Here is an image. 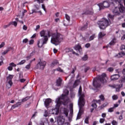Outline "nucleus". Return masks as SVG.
Returning a JSON list of instances; mask_svg holds the SVG:
<instances>
[{"instance_id":"f257e3e1","label":"nucleus","mask_w":125,"mask_h":125,"mask_svg":"<svg viewBox=\"0 0 125 125\" xmlns=\"http://www.w3.org/2000/svg\"><path fill=\"white\" fill-rule=\"evenodd\" d=\"M68 94H69V90L65 89L63 90V94H62L61 97L56 99L55 103H56V104L55 108L56 115L59 114V108H60L62 104H63L64 106L68 105V102L69 101V98L67 96Z\"/></svg>"},{"instance_id":"f03ea898","label":"nucleus","mask_w":125,"mask_h":125,"mask_svg":"<svg viewBox=\"0 0 125 125\" xmlns=\"http://www.w3.org/2000/svg\"><path fill=\"white\" fill-rule=\"evenodd\" d=\"M40 35L42 37L40 39L38 42V45L39 47H42L43 44H46L48 41V38H50V32L48 30H42L40 32Z\"/></svg>"},{"instance_id":"7ed1b4c3","label":"nucleus","mask_w":125,"mask_h":125,"mask_svg":"<svg viewBox=\"0 0 125 125\" xmlns=\"http://www.w3.org/2000/svg\"><path fill=\"white\" fill-rule=\"evenodd\" d=\"M107 17L109 21L106 19H103V21H100L98 22V25H99L100 29L104 30V29H106V28L112 23L111 21H113L114 17V15L109 14L107 15Z\"/></svg>"},{"instance_id":"20e7f679","label":"nucleus","mask_w":125,"mask_h":125,"mask_svg":"<svg viewBox=\"0 0 125 125\" xmlns=\"http://www.w3.org/2000/svg\"><path fill=\"white\" fill-rule=\"evenodd\" d=\"M105 78H106V74L103 73L101 75L98 76L94 79L93 84L95 88H99V87L101 86V83H106V79Z\"/></svg>"},{"instance_id":"39448f33","label":"nucleus","mask_w":125,"mask_h":125,"mask_svg":"<svg viewBox=\"0 0 125 125\" xmlns=\"http://www.w3.org/2000/svg\"><path fill=\"white\" fill-rule=\"evenodd\" d=\"M79 95L80 96L79 100H80L78 105L79 106V113H82L83 112V107L84 106V94L82 93V86L79 87V90L78 91Z\"/></svg>"},{"instance_id":"423d86ee","label":"nucleus","mask_w":125,"mask_h":125,"mask_svg":"<svg viewBox=\"0 0 125 125\" xmlns=\"http://www.w3.org/2000/svg\"><path fill=\"white\" fill-rule=\"evenodd\" d=\"M63 41V37L59 33L54 34L51 39V42L57 45L56 43H60Z\"/></svg>"},{"instance_id":"0eeeda50","label":"nucleus","mask_w":125,"mask_h":125,"mask_svg":"<svg viewBox=\"0 0 125 125\" xmlns=\"http://www.w3.org/2000/svg\"><path fill=\"white\" fill-rule=\"evenodd\" d=\"M123 3L121 2V0H114L112 2V4H116V5L119 6V10L121 13H125V7L123 5Z\"/></svg>"},{"instance_id":"6e6552de","label":"nucleus","mask_w":125,"mask_h":125,"mask_svg":"<svg viewBox=\"0 0 125 125\" xmlns=\"http://www.w3.org/2000/svg\"><path fill=\"white\" fill-rule=\"evenodd\" d=\"M30 98L31 97L27 96L21 100H20L16 104L12 106L11 109H15V108H17V107H19V106L21 105V103H22V102H26V101L29 100Z\"/></svg>"},{"instance_id":"1a4fd4ad","label":"nucleus","mask_w":125,"mask_h":125,"mask_svg":"<svg viewBox=\"0 0 125 125\" xmlns=\"http://www.w3.org/2000/svg\"><path fill=\"white\" fill-rule=\"evenodd\" d=\"M46 65V62L42 61V60L40 59L39 61H38V63L35 67V69H39V70H43Z\"/></svg>"},{"instance_id":"9d476101","label":"nucleus","mask_w":125,"mask_h":125,"mask_svg":"<svg viewBox=\"0 0 125 125\" xmlns=\"http://www.w3.org/2000/svg\"><path fill=\"white\" fill-rule=\"evenodd\" d=\"M14 77L13 75L9 74L8 77H7L6 79V87L7 88H10L11 86H12V84H13V83H12V79Z\"/></svg>"},{"instance_id":"9b49d317","label":"nucleus","mask_w":125,"mask_h":125,"mask_svg":"<svg viewBox=\"0 0 125 125\" xmlns=\"http://www.w3.org/2000/svg\"><path fill=\"white\" fill-rule=\"evenodd\" d=\"M98 5L99 6L100 10L101 9H104V7L105 8L107 7H109L110 4H109V2L107 1H104L103 2V3H100L98 4Z\"/></svg>"},{"instance_id":"f8f14e48","label":"nucleus","mask_w":125,"mask_h":125,"mask_svg":"<svg viewBox=\"0 0 125 125\" xmlns=\"http://www.w3.org/2000/svg\"><path fill=\"white\" fill-rule=\"evenodd\" d=\"M115 8L113 10L112 12L116 15H120V12L119 11V6L117 4H114Z\"/></svg>"},{"instance_id":"ddd939ff","label":"nucleus","mask_w":125,"mask_h":125,"mask_svg":"<svg viewBox=\"0 0 125 125\" xmlns=\"http://www.w3.org/2000/svg\"><path fill=\"white\" fill-rule=\"evenodd\" d=\"M120 77H121V76H120L119 74H114L111 76L110 80L112 82H115V81L119 80Z\"/></svg>"},{"instance_id":"4468645a","label":"nucleus","mask_w":125,"mask_h":125,"mask_svg":"<svg viewBox=\"0 0 125 125\" xmlns=\"http://www.w3.org/2000/svg\"><path fill=\"white\" fill-rule=\"evenodd\" d=\"M116 43V38H113L112 41L108 44L105 47L108 48L112 45H114Z\"/></svg>"},{"instance_id":"2eb2a0df","label":"nucleus","mask_w":125,"mask_h":125,"mask_svg":"<svg viewBox=\"0 0 125 125\" xmlns=\"http://www.w3.org/2000/svg\"><path fill=\"white\" fill-rule=\"evenodd\" d=\"M123 56H125V53L124 51L120 52L118 54L115 55V57L117 58H121V57H123Z\"/></svg>"},{"instance_id":"dca6fc26","label":"nucleus","mask_w":125,"mask_h":125,"mask_svg":"<svg viewBox=\"0 0 125 125\" xmlns=\"http://www.w3.org/2000/svg\"><path fill=\"white\" fill-rule=\"evenodd\" d=\"M51 102V99H47L45 100L44 102V105L45 107H47L48 106H49V104H50V103Z\"/></svg>"},{"instance_id":"f3484780","label":"nucleus","mask_w":125,"mask_h":125,"mask_svg":"<svg viewBox=\"0 0 125 125\" xmlns=\"http://www.w3.org/2000/svg\"><path fill=\"white\" fill-rule=\"evenodd\" d=\"M62 80L60 78H59L57 80L56 82V86H61V84H62Z\"/></svg>"},{"instance_id":"a211bd4d","label":"nucleus","mask_w":125,"mask_h":125,"mask_svg":"<svg viewBox=\"0 0 125 125\" xmlns=\"http://www.w3.org/2000/svg\"><path fill=\"white\" fill-rule=\"evenodd\" d=\"M65 18H66V20L68 21V23L67 24L64 21L63 24L65 25V26H68V25H69V24L70 23V16H69V15H68L67 14H65Z\"/></svg>"},{"instance_id":"6ab92c4d","label":"nucleus","mask_w":125,"mask_h":125,"mask_svg":"<svg viewBox=\"0 0 125 125\" xmlns=\"http://www.w3.org/2000/svg\"><path fill=\"white\" fill-rule=\"evenodd\" d=\"M83 14H93V10L92 9L86 10Z\"/></svg>"},{"instance_id":"aec40b11","label":"nucleus","mask_w":125,"mask_h":125,"mask_svg":"<svg viewBox=\"0 0 125 125\" xmlns=\"http://www.w3.org/2000/svg\"><path fill=\"white\" fill-rule=\"evenodd\" d=\"M57 64H59V62H58V60H55L53 61V62H52L51 64V66L54 67V66H56Z\"/></svg>"},{"instance_id":"412c9836","label":"nucleus","mask_w":125,"mask_h":125,"mask_svg":"<svg viewBox=\"0 0 125 125\" xmlns=\"http://www.w3.org/2000/svg\"><path fill=\"white\" fill-rule=\"evenodd\" d=\"M66 51L67 52H72L73 54H75L76 56H79V54L74 51V50H73V49L69 48L66 50Z\"/></svg>"},{"instance_id":"4be33fe9","label":"nucleus","mask_w":125,"mask_h":125,"mask_svg":"<svg viewBox=\"0 0 125 125\" xmlns=\"http://www.w3.org/2000/svg\"><path fill=\"white\" fill-rule=\"evenodd\" d=\"M12 49V48H11V47H8V48H7V49L5 51L2 53V55H5V54H6V53H7L8 51H10V50H11Z\"/></svg>"},{"instance_id":"5701e85b","label":"nucleus","mask_w":125,"mask_h":125,"mask_svg":"<svg viewBox=\"0 0 125 125\" xmlns=\"http://www.w3.org/2000/svg\"><path fill=\"white\" fill-rule=\"evenodd\" d=\"M74 49L75 50H78V51L81 53V51L82 50V47H81V45H76L74 47Z\"/></svg>"},{"instance_id":"b1692460","label":"nucleus","mask_w":125,"mask_h":125,"mask_svg":"<svg viewBox=\"0 0 125 125\" xmlns=\"http://www.w3.org/2000/svg\"><path fill=\"white\" fill-rule=\"evenodd\" d=\"M69 111L68 110V109L64 108L63 109V113L65 115L66 117H68V113Z\"/></svg>"},{"instance_id":"393cba45","label":"nucleus","mask_w":125,"mask_h":125,"mask_svg":"<svg viewBox=\"0 0 125 125\" xmlns=\"http://www.w3.org/2000/svg\"><path fill=\"white\" fill-rule=\"evenodd\" d=\"M122 87H123V84L118 85V87L116 88V91H120V90L121 89V88H122Z\"/></svg>"},{"instance_id":"a878e982","label":"nucleus","mask_w":125,"mask_h":125,"mask_svg":"<svg viewBox=\"0 0 125 125\" xmlns=\"http://www.w3.org/2000/svg\"><path fill=\"white\" fill-rule=\"evenodd\" d=\"M87 28V23L85 25L81 28V31H84Z\"/></svg>"},{"instance_id":"bb28decb","label":"nucleus","mask_w":125,"mask_h":125,"mask_svg":"<svg viewBox=\"0 0 125 125\" xmlns=\"http://www.w3.org/2000/svg\"><path fill=\"white\" fill-rule=\"evenodd\" d=\"M104 36H105V34L102 32H100L99 34V37L100 39H102L103 37H104Z\"/></svg>"},{"instance_id":"cd10ccee","label":"nucleus","mask_w":125,"mask_h":125,"mask_svg":"<svg viewBox=\"0 0 125 125\" xmlns=\"http://www.w3.org/2000/svg\"><path fill=\"white\" fill-rule=\"evenodd\" d=\"M88 59V57H87V55H85L83 58H82V60L83 61H86Z\"/></svg>"},{"instance_id":"c85d7f7f","label":"nucleus","mask_w":125,"mask_h":125,"mask_svg":"<svg viewBox=\"0 0 125 125\" xmlns=\"http://www.w3.org/2000/svg\"><path fill=\"white\" fill-rule=\"evenodd\" d=\"M25 62H26V60H23L21 62L18 63L17 65H23V64H24Z\"/></svg>"},{"instance_id":"c756f323","label":"nucleus","mask_w":125,"mask_h":125,"mask_svg":"<svg viewBox=\"0 0 125 125\" xmlns=\"http://www.w3.org/2000/svg\"><path fill=\"white\" fill-rule=\"evenodd\" d=\"M12 22H10L8 24L4 25L3 28L6 29V28H8V27H9V26H10V25H12Z\"/></svg>"},{"instance_id":"7c9ffc66","label":"nucleus","mask_w":125,"mask_h":125,"mask_svg":"<svg viewBox=\"0 0 125 125\" xmlns=\"http://www.w3.org/2000/svg\"><path fill=\"white\" fill-rule=\"evenodd\" d=\"M55 71H58V72H60L61 73H63V70L60 67H58L55 70Z\"/></svg>"},{"instance_id":"2f4dec72","label":"nucleus","mask_w":125,"mask_h":125,"mask_svg":"<svg viewBox=\"0 0 125 125\" xmlns=\"http://www.w3.org/2000/svg\"><path fill=\"white\" fill-rule=\"evenodd\" d=\"M33 13H38V11L35 9H33L31 10V12H30V14H33Z\"/></svg>"},{"instance_id":"473e14b6","label":"nucleus","mask_w":125,"mask_h":125,"mask_svg":"<svg viewBox=\"0 0 125 125\" xmlns=\"http://www.w3.org/2000/svg\"><path fill=\"white\" fill-rule=\"evenodd\" d=\"M120 83H124L125 82V76H124V77H122L121 80L120 81Z\"/></svg>"},{"instance_id":"72a5a7b5","label":"nucleus","mask_w":125,"mask_h":125,"mask_svg":"<svg viewBox=\"0 0 125 125\" xmlns=\"http://www.w3.org/2000/svg\"><path fill=\"white\" fill-rule=\"evenodd\" d=\"M79 84V81L76 80L75 81V83L73 84V86L76 87L77 86V85Z\"/></svg>"},{"instance_id":"f704fd0d","label":"nucleus","mask_w":125,"mask_h":125,"mask_svg":"<svg viewBox=\"0 0 125 125\" xmlns=\"http://www.w3.org/2000/svg\"><path fill=\"white\" fill-rule=\"evenodd\" d=\"M94 38H95V35L93 34L90 37L89 41H93V40H94Z\"/></svg>"},{"instance_id":"c9c22d12","label":"nucleus","mask_w":125,"mask_h":125,"mask_svg":"<svg viewBox=\"0 0 125 125\" xmlns=\"http://www.w3.org/2000/svg\"><path fill=\"white\" fill-rule=\"evenodd\" d=\"M30 68H31V63H29L28 64L25 66V69H27V70H30Z\"/></svg>"},{"instance_id":"e433bc0d","label":"nucleus","mask_w":125,"mask_h":125,"mask_svg":"<svg viewBox=\"0 0 125 125\" xmlns=\"http://www.w3.org/2000/svg\"><path fill=\"white\" fill-rule=\"evenodd\" d=\"M107 71H108V72H113V71H114V68L109 67L107 68Z\"/></svg>"},{"instance_id":"4c0bfd02","label":"nucleus","mask_w":125,"mask_h":125,"mask_svg":"<svg viewBox=\"0 0 125 125\" xmlns=\"http://www.w3.org/2000/svg\"><path fill=\"white\" fill-rule=\"evenodd\" d=\"M34 7L37 9V10H39V9H40V7H41V6L38 4H35Z\"/></svg>"},{"instance_id":"58836bf2","label":"nucleus","mask_w":125,"mask_h":125,"mask_svg":"<svg viewBox=\"0 0 125 125\" xmlns=\"http://www.w3.org/2000/svg\"><path fill=\"white\" fill-rule=\"evenodd\" d=\"M99 97L102 101H104V100H105V98H104V96L103 95H101Z\"/></svg>"},{"instance_id":"ea45409f","label":"nucleus","mask_w":125,"mask_h":125,"mask_svg":"<svg viewBox=\"0 0 125 125\" xmlns=\"http://www.w3.org/2000/svg\"><path fill=\"white\" fill-rule=\"evenodd\" d=\"M58 123L59 125H63V124H64V122L62 121H61L60 120H58Z\"/></svg>"},{"instance_id":"a19ab883","label":"nucleus","mask_w":125,"mask_h":125,"mask_svg":"<svg viewBox=\"0 0 125 125\" xmlns=\"http://www.w3.org/2000/svg\"><path fill=\"white\" fill-rule=\"evenodd\" d=\"M111 124L112 125H118V122H117V121L115 120H113V121L111 122Z\"/></svg>"},{"instance_id":"79ce46f5","label":"nucleus","mask_w":125,"mask_h":125,"mask_svg":"<svg viewBox=\"0 0 125 125\" xmlns=\"http://www.w3.org/2000/svg\"><path fill=\"white\" fill-rule=\"evenodd\" d=\"M112 99L113 100H117V99H118V96L114 95L112 96Z\"/></svg>"},{"instance_id":"37998d69","label":"nucleus","mask_w":125,"mask_h":125,"mask_svg":"<svg viewBox=\"0 0 125 125\" xmlns=\"http://www.w3.org/2000/svg\"><path fill=\"white\" fill-rule=\"evenodd\" d=\"M28 41L29 40H28V39L25 38L23 40L22 42H23V43H27V42H28Z\"/></svg>"},{"instance_id":"c03bdc74","label":"nucleus","mask_w":125,"mask_h":125,"mask_svg":"<svg viewBox=\"0 0 125 125\" xmlns=\"http://www.w3.org/2000/svg\"><path fill=\"white\" fill-rule=\"evenodd\" d=\"M104 122H105V119H104V118H101L100 119V123L101 124H103L104 123Z\"/></svg>"},{"instance_id":"a18cd8bd","label":"nucleus","mask_w":125,"mask_h":125,"mask_svg":"<svg viewBox=\"0 0 125 125\" xmlns=\"http://www.w3.org/2000/svg\"><path fill=\"white\" fill-rule=\"evenodd\" d=\"M114 111V107H111L108 109V112H109L110 113H112V112Z\"/></svg>"},{"instance_id":"49530a36","label":"nucleus","mask_w":125,"mask_h":125,"mask_svg":"<svg viewBox=\"0 0 125 125\" xmlns=\"http://www.w3.org/2000/svg\"><path fill=\"white\" fill-rule=\"evenodd\" d=\"M120 50H125V45H122V46L120 47Z\"/></svg>"},{"instance_id":"de8ad7c7","label":"nucleus","mask_w":125,"mask_h":125,"mask_svg":"<svg viewBox=\"0 0 125 125\" xmlns=\"http://www.w3.org/2000/svg\"><path fill=\"white\" fill-rule=\"evenodd\" d=\"M44 117H47L48 116V112H47V110H45L44 114Z\"/></svg>"},{"instance_id":"09e8293b","label":"nucleus","mask_w":125,"mask_h":125,"mask_svg":"<svg viewBox=\"0 0 125 125\" xmlns=\"http://www.w3.org/2000/svg\"><path fill=\"white\" fill-rule=\"evenodd\" d=\"M116 73H118V74H121L122 73V69H117L116 70Z\"/></svg>"},{"instance_id":"8fccbe9b","label":"nucleus","mask_w":125,"mask_h":125,"mask_svg":"<svg viewBox=\"0 0 125 125\" xmlns=\"http://www.w3.org/2000/svg\"><path fill=\"white\" fill-rule=\"evenodd\" d=\"M9 65L12 67H16V64H15L14 62H11L9 63Z\"/></svg>"},{"instance_id":"3c124183","label":"nucleus","mask_w":125,"mask_h":125,"mask_svg":"<svg viewBox=\"0 0 125 125\" xmlns=\"http://www.w3.org/2000/svg\"><path fill=\"white\" fill-rule=\"evenodd\" d=\"M85 47L86 48H88V47H90V43H87L85 44Z\"/></svg>"},{"instance_id":"603ef678","label":"nucleus","mask_w":125,"mask_h":125,"mask_svg":"<svg viewBox=\"0 0 125 125\" xmlns=\"http://www.w3.org/2000/svg\"><path fill=\"white\" fill-rule=\"evenodd\" d=\"M11 23H12V24L14 25L15 27H16V26H17V22L16 21H13V22H11Z\"/></svg>"},{"instance_id":"864d4df0","label":"nucleus","mask_w":125,"mask_h":125,"mask_svg":"<svg viewBox=\"0 0 125 125\" xmlns=\"http://www.w3.org/2000/svg\"><path fill=\"white\" fill-rule=\"evenodd\" d=\"M85 124H88V117H86L85 120H84Z\"/></svg>"},{"instance_id":"5fc2aeb1","label":"nucleus","mask_w":125,"mask_h":125,"mask_svg":"<svg viewBox=\"0 0 125 125\" xmlns=\"http://www.w3.org/2000/svg\"><path fill=\"white\" fill-rule=\"evenodd\" d=\"M4 42H2L0 45V48H2V47H3L4 46Z\"/></svg>"},{"instance_id":"6e6d98bb","label":"nucleus","mask_w":125,"mask_h":125,"mask_svg":"<svg viewBox=\"0 0 125 125\" xmlns=\"http://www.w3.org/2000/svg\"><path fill=\"white\" fill-rule=\"evenodd\" d=\"M70 96H71V98H74L75 97V93L71 92L70 93Z\"/></svg>"},{"instance_id":"4d7b16f0","label":"nucleus","mask_w":125,"mask_h":125,"mask_svg":"<svg viewBox=\"0 0 125 125\" xmlns=\"http://www.w3.org/2000/svg\"><path fill=\"white\" fill-rule=\"evenodd\" d=\"M8 70H9V71H12V70H13V68L11 65H10L8 67Z\"/></svg>"},{"instance_id":"13d9d810","label":"nucleus","mask_w":125,"mask_h":125,"mask_svg":"<svg viewBox=\"0 0 125 125\" xmlns=\"http://www.w3.org/2000/svg\"><path fill=\"white\" fill-rule=\"evenodd\" d=\"M91 106H92V107H93L94 108H97V105H96V104H95V103L92 104Z\"/></svg>"},{"instance_id":"bf43d9fd","label":"nucleus","mask_w":125,"mask_h":125,"mask_svg":"<svg viewBox=\"0 0 125 125\" xmlns=\"http://www.w3.org/2000/svg\"><path fill=\"white\" fill-rule=\"evenodd\" d=\"M89 70V67H87L85 68H84L85 73H86L87 72V71Z\"/></svg>"},{"instance_id":"052dcab7","label":"nucleus","mask_w":125,"mask_h":125,"mask_svg":"<svg viewBox=\"0 0 125 125\" xmlns=\"http://www.w3.org/2000/svg\"><path fill=\"white\" fill-rule=\"evenodd\" d=\"M42 8L43 9L44 11H46V10L45 9V6H44V4H42Z\"/></svg>"},{"instance_id":"680f3d73","label":"nucleus","mask_w":125,"mask_h":125,"mask_svg":"<svg viewBox=\"0 0 125 125\" xmlns=\"http://www.w3.org/2000/svg\"><path fill=\"white\" fill-rule=\"evenodd\" d=\"M26 81V80H25L24 79H20V82H21V83H24Z\"/></svg>"},{"instance_id":"e2e57ef3","label":"nucleus","mask_w":125,"mask_h":125,"mask_svg":"<svg viewBox=\"0 0 125 125\" xmlns=\"http://www.w3.org/2000/svg\"><path fill=\"white\" fill-rule=\"evenodd\" d=\"M34 40H31L30 41H29V44H33V43H34Z\"/></svg>"},{"instance_id":"0e129e2a","label":"nucleus","mask_w":125,"mask_h":125,"mask_svg":"<svg viewBox=\"0 0 125 125\" xmlns=\"http://www.w3.org/2000/svg\"><path fill=\"white\" fill-rule=\"evenodd\" d=\"M27 29V27L26 25H23V30H24V31H26Z\"/></svg>"},{"instance_id":"69168bd1","label":"nucleus","mask_w":125,"mask_h":125,"mask_svg":"<svg viewBox=\"0 0 125 125\" xmlns=\"http://www.w3.org/2000/svg\"><path fill=\"white\" fill-rule=\"evenodd\" d=\"M102 117L103 118H105L106 117V113H102Z\"/></svg>"},{"instance_id":"338daca9","label":"nucleus","mask_w":125,"mask_h":125,"mask_svg":"<svg viewBox=\"0 0 125 125\" xmlns=\"http://www.w3.org/2000/svg\"><path fill=\"white\" fill-rule=\"evenodd\" d=\"M119 120L121 121V120H123V114H121L119 118Z\"/></svg>"},{"instance_id":"774afa93","label":"nucleus","mask_w":125,"mask_h":125,"mask_svg":"<svg viewBox=\"0 0 125 125\" xmlns=\"http://www.w3.org/2000/svg\"><path fill=\"white\" fill-rule=\"evenodd\" d=\"M121 39L122 40V41H125V34H124L123 37H122Z\"/></svg>"}]
</instances>
